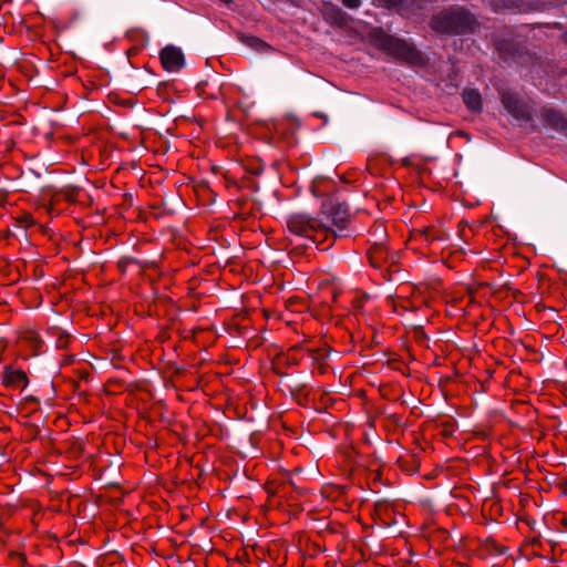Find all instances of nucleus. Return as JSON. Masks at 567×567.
<instances>
[{"label": "nucleus", "instance_id": "nucleus-8", "mask_svg": "<svg viewBox=\"0 0 567 567\" xmlns=\"http://www.w3.org/2000/svg\"><path fill=\"white\" fill-rule=\"evenodd\" d=\"M464 104L473 112L482 111V97L477 90L466 89L462 94Z\"/></svg>", "mask_w": 567, "mask_h": 567}, {"label": "nucleus", "instance_id": "nucleus-5", "mask_svg": "<svg viewBox=\"0 0 567 567\" xmlns=\"http://www.w3.org/2000/svg\"><path fill=\"white\" fill-rule=\"evenodd\" d=\"M163 68L168 72L179 71L184 64L185 59L182 50L174 45L165 47L159 54Z\"/></svg>", "mask_w": 567, "mask_h": 567}, {"label": "nucleus", "instance_id": "nucleus-3", "mask_svg": "<svg viewBox=\"0 0 567 567\" xmlns=\"http://www.w3.org/2000/svg\"><path fill=\"white\" fill-rule=\"evenodd\" d=\"M374 41L382 51L396 59L410 63H414L421 60L420 52L412 43L408 42L406 40L380 32L377 35L374 34Z\"/></svg>", "mask_w": 567, "mask_h": 567}, {"label": "nucleus", "instance_id": "nucleus-14", "mask_svg": "<svg viewBox=\"0 0 567 567\" xmlns=\"http://www.w3.org/2000/svg\"><path fill=\"white\" fill-rule=\"evenodd\" d=\"M133 260L131 258H122L118 260V268L122 270V271H125L126 270V267L130 262H132Z\"/></svg>", "mask_w": 567, "mask_h": 567}, {"label": "nucleus", "instance_id": "nucleus-13", "mask_svg": "<svg viewBox=\"0 0 567 567\" xmlns=\"http://www.w3.org/2000/svg\"><path fill=\"white\" fill-rule=\"evenodd\" d=\"M341 3L347 7L348 9L355 10L358 9L362 1L361 0H340Z\"/></svg>", "mask_w": 567, "mask_h": 567}, {"label": "nucleus", "instance_id": "nucleus-7", "mask_svg": "<svg viewBox=\"0 0 567 567\" xmlns=\"http://www.w3.org/2000/svg\"><path fill=\"white\" fill-rule=\"evenodd\" d=\"M385 7L395 9L401 16H409L417 7V0H381Z\"/></svg>", "mask_w": 567, "mask_h": 567}, {"label": "nucleus", "instance_id": "nucleus-1", "mask_svg": "<svg viewBox=\"0 0 567 567\" xmlns=\"http://www.w3.org/2000/svg\"><path fill=\"white\" fill-rule=\"evenodd\" d=\"M320 216L321 218L306 213L291 214L287 218V228L292 235L305 238L317 247L328 241L322 250H328L336 239L351 235V215L344 203H324Z\"/></svg>", "mask_w": 567, "mask_h": 567}, {"label": "nucleus", "instance_id": "nucleus-11", "mask_svg": "<svg viewBox=\"0 0 567 567\" xmlns=\"http://www.w3.org/2000/svg\"><path fill=\"white\" fill-rule=\"evenodd\" d=\"M6 380L9 384L20 386L27 384V375L23 371H10L6 373Z\"/></svg>", "mask_w": 567, "mask_h": 567}, {"label": "nucleus", "instance_id": "nucleus-9", "mask_svg": "<svg viewBox=\"0 0 567 567\" xmlns=\"http://www.w3.org/2000/svg\"><path fill=\"white\" fill-rule=\"evenodd\" d=\"M326 16L331 22H333L338 25H346L348 23L347 13L343 12L337 6H330L329 8H327Z\"/></svg>", "mask_w": 567, "mask_h": 567}, {"label": "nucleus", "instance_id": "nucleus-10", "mask_svg": "<svg viewBox=\"0 0 567 567\" xmlns=\"http://www.w3.org/2000/svg\"><path fill=\"white\" fill-rule=\"evenodd\" d=\"M370 261L374 267L380 266V261L385 258V251L382 245L379 241H373L370 250H369Z\"/></svg>", "mask_w": 567, "mask_h": 567}, {"label": "nucleus", "instance_id": "nucleus-6", "mask_svg": "<svg viewBox=\"0 0 567 567\" xmlns=\"http://www.w3.org/2000/svg\"><path fill=\"white\" fill-rule=\"evenodd\" d=\"M542 118L546 126L567 136V118L554 109H543Z\"/></svg>", "mask_w": 567, "mask_h": 567}, {"label": "nucleus", "instance_id": "nucleus-2", "mask_svg": "<svg viewBox=\"0 0 567 567\" xmlns=\"http://www.w3.org/2000/svg\"><path fill=\"white\" fill-rule=\"evenodd\" d=\"M475 17L462 7H453L436 13L431 20V27L441 34H466L474 30Z\"/></svg>", "mask_w": 567, "mask_h": 567}, {"label": "nucleus", "instance_id": "nucleus-4", "mask_svg": "<svg viewBox=\"0 0 567 567\" xmlns=\"http://www.w3.org/2000/svg\"><path fill=\"white\" fill-rule=\"evenodd\" d=\"M499 95L502 104L514 118L520 122H528L530 120V107L516 93L508 90H499Z\"/></svg>", "mask_w": 567, "mask_h": 567}, {"label": "nucleus", "instance_id": "nucleus-12", "mask_svg": "<svg viewBox=\"0 0 567 567\" xmlns=\"http://www.w3.org/2000/svg\"><path fill=\"white\" fill-rule=\"evenodd\" d=\"M373 236L375 237L374 241H379L382 245V240L386 237L385 229L382 225H377L373 231Z\"/></svg>", "mask_w": 567, "mask_h": 567}, {"label": "nucleus", "instance_id": "nucleus-15", "mask_svg": "<svg viewBox=\"0 0 567 567\" xmlns=\"http://www.w3.org/2000/svg\"><path fill=\"white\" fill-rule=\"evenodd\" d=\"M221 1L225 2V3H230L231 2V0H221Z\"/></svg>", "mask_w": 567, "mask_h": 567}]
</instances>
